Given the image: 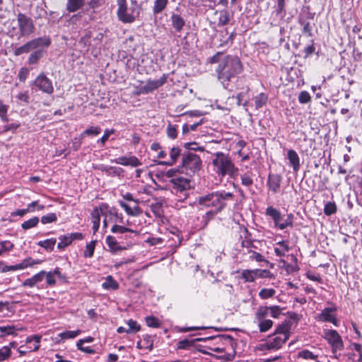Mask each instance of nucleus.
<instances>
[{"instance_id": "36", "label": "nucleus", "mask_w": 362, "mask_h": 362, "mask_svg": "<svg viewBox=\"0 0 362 362\" xmlns=\"http://www.w3.org/2000/svg\"><path fill=\"white\" fill-rule=\"evenodd\" d=\"M96 245V240H92L87 243L86 245V250L83 252V257L86 258H90L93 256L95 248Z\"/></svg>"}, {"instance_id": "2", "label": "nucleus", "mask_w": 362, "mask_h": 362, "mask_svg": "<svg viewBox=\"0 0 362 362\" xmlns=\"http://www.w3.org/2000/svg\"><path fill=\"white\" fill-rule=\"evenodd\" d=\"M290 325L288 322H284L279 325L274 333L264 344L260 345V349L277 350L288 339L290 336Z\"/></svg>"}, {"instance_id": "18", "label": "nucleus", "mask_w": 362, "mask_h": 362, "mask_svg": "<svg viewBox=\"0 0 362 362\" xmlns=\"http://www.w3.org/2000/svg\"><path fill=\"white\" fill-rule=\"evenodd\" d=\"M138 240L137 242L141 243H148L150 245H156L162 244L163 240L161 238H155L151 236V235H145L144 233L140 234L137 232Z\"/></svg>"}, {"instance_id": "48", "label": "nucleus", "mask_w": 362, "mask_h": 362, "mask_svg": "<svg viewBox=\"0 0 362 362\" xmlns=\"http://www.w3.org/2000/svg\"><path fill=\"white\" fill-rule=\"evenodd\" d=\"M147 326L150 327L157 328L160 325L159 320L153 316H147L145 318Z\"/></svg>"}, {"instance_id": "51", "label": "nucleus", "mask_w": 362, "mask_h": 362, "mask_svg": "<svg viewBox=\"0 0 362 362\" xmlns=\"http://www.w3.org/2000/svg\"><path fill=\"white\" fill-rule=\"evenodd\" d=\"M45 277L47 286H54L56 284L55 276L52 271L45 272Z\"/></svg>"}, {"instance_id": "4", "label": "nucleus", "mask_w": 362, "mask_h": 362, "mask_svg": "<svg viewBox=\"0 0 362 362\" xmlns=\"http://www.w3.org/2000/svg\"><path fill=\"white\" fill-rule=\"evenodd\" d=\"M265 215L272 219L274 226L279 230L293 226L294 216L291 213L284 215L278 209L269 206L266 209Z\"/></svg>"}, {"instance_id": "29", "label": "nucleus", "mask_w": 362, "mask_h": 362, "mask_svg": "<svg viewBox=\"0 0 362 362\" xmlns=\"http://www.w3.org/2000/svg\"><path fill=\"white\" fill-rule=\"evenodd\" d=\"M299 23L303 27V33L308 37L312 36V27L310 21L304 17H300L299 18Z\"/></svg>"}, {"instance_id": "58", "label": "nucleus", "mask_w": 362, "mask_h": 362, "mask_svg": "<svg viewBox=\"0 0 362 362\" xmlns=\"http://www.w3.org/2000/svg\"><path fill=\"white\" fill-rule=\"evenodd\" d=\"M80 332H81L80 330L66 331V332H64L59 334V336L62 339H74L79 334Z\"/></svg>"}, {"instance_id": "17", "label": "nucleus", "mask_w": 362, "mask_h": 362, "mask_svg": "<svg viewBox=\"0 0 362 362\" xmlns=\"http://www.w3.org/2000/svg\"><path fill=\"white\" fill-rule=\"evenodd\" d=\"M45 271L42 270L33 275L32 277L25 279L22 283V286L33 288L40 283L45 278Z\"/></svg>"}, {"instance_id": "15", "label": "nucleus", "mask_w": 362, "mask_h": 362, "mask_svg": "<svg viewBox=\"0 0 362 362\" xmlns=\"http://www.w3.org/2000/svg\"><path fill=\"white\" fill-rule=\"evenodd\" d=\"M51 44V40L49 37L44 36L35 38L32 40L27 42L25 45L28 52L35 51L36 49L41 47H49Z\"/></svg>"}, {"instance_id": "38", "label": "nucleus", "mask_w": 362, "mask_h": 362, "mask_svg": "<svg viewBox=\"0 0 362 362\" xmlns=\"http://www.w3.org/2000/svg\"><path fill=\"white\" fill-rule=\"evenodd\" d=\"M42 262L40 259H34L30 257H28L23 260L20 264V267L21 269H25L29 267H33L35 264H39Z\"/></svg>"}, {"instance_id": "41", "label": "nucleus", "mask_w": 362, "mask_h": 362, "mask_svg": "<svg viewBox=\"0 0 362 362\" xmlns=\"http://www.w3.org/2000/svg\"><path fill=\"white\" fill-rule=\"evenodd\" d=\"M257 320L258 321L259 331L262 332H267L272 327L273 322L271 320L262 319Z\"/></svg>"}, {"instance_id": "49", "label": "nucleus", "mask_w": 362, "mask_h": 362, "mask_svg": "<svg viewBox=\"0 0 362 362\" xmlns=\"http://www.w3.org/2000/svg\"><path fill=\"white\" fill-rule=\"evenodd\" d=\"M276 291L273 288H262L259 292V296L262 299H267L272 297L275 294Z\"/></svg>"}, {"instance_id": "44", "label": "nucleus", "mask_w": 362, "mask_h": 362, "mask_svg": "<svg viewBox=\"0 0 362 362\" xmlns=\"http://www.w3.org/2000/svg\"><path fill=\"white\" fill-rule=\"evenodd\" d=\"M58 218L55 213H49L41 217L40 221L42 224H47L54 223L57 221Z\"/></svg>"}, {"instance_id": "42", "label": "nucleus", "mask_w": 362, "mask_h": 362, "mask_svg": "<svg viewBox=\"0 0 362 362\" xmlns=\"http://www.w3.org/2000/svg\"><path fill=\"white\" fill-rule=\"evenodd\" d=\"M12 351L9 346H4L0 348V362L8 361L11 356Z\"/></svg>"}, {"instance_id": "3", "label": "nucleus", "mask_w": 362, "mask_h": 362, "mask_svg": "<svg viewBox=\"0 0 362 362\" xmlns=\"http://www.w3.org/2000/svg\"><path fill=\"white\" fill-rule=\"evenodd\" d=\"M233 197V194L230 192H215L199 197L198 203L206 207H214L218 212L224 209Z\"/></svg>"}, {"instance_id": "25", "label": "nucleus", "mask_w": 362, "mask_h": 362, "mask_svg": "<svg viewBox=\"0 0 362 362\" xmlns=\"http://www.w3.org/2000/svg\"><path fill=\"white\" fill-rule=\"evenodd\" d=\"M102 287L105 290L115 291L119 288V284L114 279L112 276L108 275L105 281L102 284Z\"/></svg>"}, {"instance_id": "55", "label": "nucleus", "mask_w": 362, "mask_h": 362, "mask_svg": "<svg viewBox=\"0 0 362 362\" xmlns=\"http://www.w3.org/2000/svg\"><path fill=\"white\" fill-rule=\"evenodd\" d=\"M269 316L274 318H278L281 313V310L279 306H268Z\"/></svg>"}, {"instance_id": "9", "label": "nucleus", "mask_w": 362, "mask_h": 362, "mask_svg": "<svg viewBox=\"0 0 362 362\" xmlns=\"http://www.w3.org/2000/svg\"><path fill=\"white\" fill-rule=\"evenodd\" d=\"M17 21L21 36H29L34 33L35 26L30 18L19 13L17 16Z\"/></svg>"}, {"instance_id": "7", "label": "nucleus", "mask_w": 362, "mask_h": 362, "mask_svg": "<svg viewBox=\"0 0 362 362\" xmlns=\"http://www.w3.org/2000/svg\"><path fill=\"white\" fill-rule=\"evenodd\" d=\"M213 165L216 168L215 171L221 177L225 175L235 177L238 174V169L234 166L231 160H213Z\"/></svg>"}, {"instance_id": "1", "label": "nucleus", "mask_w": 362, "mask_h": 362, "mask_svg": "<svg viewBox=\"0 0 362 362\" xmlns=\"http://www.w3.org/2000/svg\"><path fill=\"white\" fill-rule=\"evenodd\" d=\"M240 59L235 56H226L216 67L218 81L225 89L230 90V83L243 71Z\"/></svg>"}, {"instance_id": "21", "label": "nucleus", "mask_w": 362, "mask_h": 362, "mask_svg": "<svg viewBox=\"0 0 362 362\" xmlns=\"http://www.w3.org/2000/svg\"><path fill=\"white\" fill-rule=\"evenodd\" d=\"M289 250L290 247L288 242L286 240H281L276 243L274 252L276 256L281 257H284Z\"/></svg>"}, {"instance_id": "33", "label": "nucleus", "mask_w": 362, "mask_h": 362, "mask_svg": "<svg viewBox=\"0 0 362 362\" xmlns=\"http://www.w3.org/2000/svg\"><path fill=\"white\" fill-rule=\"evenodd\" d=\"M84 0H68L67 10L70 12H74L78 10L83 4Z\"/></svg>"}, {"instance_id": "16", "label": "nucleus", "mask_w": 362, "mask_h": 362, "mask_svg": "<svg viewBox=\"0 0 362 362\" xmlns=\"http://www.w3.org/2000/svg\"><path fill=\"white\" fill-rule=\"evenodd\" d=\"M282 177L278 174H269L267 180L269 189L274 194L280 190Z\"/></svg>"}, {"instance_id": "46", "label": "nucleus", "mask_w": 362, "mask_h": 362, "mask_svg": "<svg viewBox=\"0 0 362 362\" xmlns=\"http://www.w3.org/2000/svg\"><path fill=\"white\" fill-rule=\"evenodd\" d=\"M256 277L257 278H268V279H274V275L267 269H255Z\"/></svg>"}, {"instance_id": "30", "label": "nucleus", "mask_w": 362, "mask_h": 362, "mask_svg": "<svg viewBox=\"0 0 362 362\" xmlns=\"http://www.w3.org/2000/svg\"><path fill=\"white\" fill-rule=\"evenodd\" d=\"M244 233H245V239L241 241V245L243 247L247 248L249 250H253L257 249V247L254 244V242L251 240L250 238H248L249 233L247 229H244Z\"/></svg>"}, {"instance_id": "53", "label": "nucleus", "mask_w": 362, "mask_h": 362, "mask_svg": "<svg viewBox=\"0 0 362 362\" xmlns=\"http://www.w3.org/2000/svg\"><path fill=\"white\" fill-rule=\"evenodd\" d=\"M167 135L171 139H175L177 136V131L176 126L172 125L170 123L168 124L167 127Z\"/></svg>"}, {"instance_id": "19", "label": "nucleus", "mask_w": 362, "mask_h": 362, "mask_svg": "<svg viewBox=\"0 0 362 362\" xmlns=\"http://www.w3.org/2000/svg\"><path fill=\"white\" fill-rule=\"evenodd\" d=\"M182 172H184L185 170L186 173H189L188 172V168H189L190 172L194 173L199 169L201 165V160H182Z\"/></svg>"}, {"instance_id": "50", "label": "nucleus", "mask_w": 362, "mask_h": 362, "mask_svg": "<svg viewBox=\"0 0 362 362\" xmlns=\"http://www.w3.org/2000/svg\"><path fill=\"white\" fill-rule=\"evenodd\" d=\"M101 132V128L100 127H90L86 129L83 133L82 136H97Z\"/></svg>"}, {"instance_id": "62", "label": "nucleus", "mask_w": 362, "mask_h": 362, "mask_svg": "<svg viewBox=\"0 0 362 362\" xmlns=\"http://www.w3.org/2000/svg\"><path fill=\"white\" fill-rule=\"evenodd\" d=\"M29 74V69L26 67H22L18 71V78L20 81L24 82L28 78Z\"/></svg>"}, {"instance_id": "11", "label": "nucleus", "mask_w": 362, "mask_h": 362, "mask_svg": "<svg viewBox=\"0 0 362 362\" xmlns=\"http://www.w3.org/2000/svg\"><path fill=\"white\" fill-rule=\"evenodd\" d=\"M217 337L223 338L225 340L228 341L230 343L233 342V338L230 335H218V336H217ZM216 338V337H206V338H197V339H192V340H189L188 339H182V340H180V341H178V343L177 344V348L178 349L188 350L191 347L194 346L195 341H206V340H211V339H214Z\"/></svg>"}, {"instance_id": "34", "label": "nucleus", "mask_w": 362, "mask_h": 362, "mask_svg": "<svg viewBox=\"0 0 362 362\" xmlns=\"http://www.w3.org/2000/svg\"><path fill=\"white\" fill-rule=\"evenodd\" d=\"M39 221L40 220L37 216H33V218L22 223L21 228L25 230L30 229L32 228L36 227Z\"/></svg>"}, {"instance_id": "12", "label": "nucleus", "mask_w": 362, "mask_h": 362, "mask_svg": "<svg viewBox=\"0 0 362 362\" xmlns=\"http://www.w3.org/2000/svg\"><path fill=\"white\" fill-rule=\"evenodd\" d=\"M167 81V75L163 74L160 78L154 81H148L144 86H140L137 94L148 93L162 86Z\"/></svg>"}, {"instance_id": "40", "label": "nucleus", "mask_w": 362, "mask_h": 362, "mask_svg": "<svg viewBox=\"0 0 362 362\" xmlns=\"http://www.w3.org/2000/svg\"><path fill=\"white\" fill-rule=\"evenodd\" d=\"M106 243L108 245L110 250L112 252H116L120 249L117 240L112 235L107 236Z\"/></svg>"}, {"instance_id": "27", "label": "nucleus", "mask_w": 362, "mask_h": 362, "mask_svg": "<svg viewBox=\"0 0 362 362\" xmlns=\"http://www.w3.org/2000/svg\"><path fill=\"white\" fill-rule=\"evenodd\" d=\"M171 21L173 28L178 32L182 29L185 24L184 19L180 15L177 14L172 15Z\"/></svg>"}, {"instance_id": "14", "label": "nucleus", "mask_w": 362, "mask_h": 362, "mask_svg": "<svg viewBox=\"0 0 362 362\" xmlns=\"http://www.w3.org/2000/svg\"><path fill=\"white\" fill-rule=\"evenodd\" d=\"M117 16L118 18L124 23L133 22L134 18L131 12L129 11L125 0H117Z\"/></svg>"}, {"instance_id": "52", "label": "nucleus", "mask_w": 362, "mask_h": 362, "mask_svg": "<svg viewBox=\"0 0 362 362\" xmlns=\"http://www.w3.org/2000/svg\"><path fill=\"white\" fill-rule=\"evenodd\" d=\"M111 231L114 233H127V232H131V233H134V231L129 228H127L125 226H119V225H114L112 228H111Z\"/></svg>"}, {"instance_id": "35", "label": "nucleus", "mask_w": 362, "mask_h": 362, "mask_svg": "<svg viewBox=\"0 0 362 362\" xmlns=\"http://www.w3.org/2000/svg\"><path fill=\"white\" fill-rule=\"evenodd\" d=\"M168 0H155L153 11L155 14L161 13L167 6Z\"/></svg>"}, {"instance_id": "54", "label": "nucleus", "mask_w": 362, "mask_h": 362, "mask_svg": "<svg viewBox=\"0 0 362 362\" xmlns=\"http://www.w3.org/2000/svg\"><path fill=\"white\" fill-rule=\"evenodd\" d=\"M241 183L245 187H250L253 183V179L250 173H245L241 175Z\"/></svg>"}, {"instance_id": "43", "label": "nucleus", "mask_w": 362, "mask_h": 362, "mask_svg": "<svg viewBox=\"0 0 362 362\" xmlns=\"http://www.w3.org/2000/svg\"><path fill=\"white\" fill-rule=\"evenodd\" d=\"M229 21H230L229 13L226 10L221 11L219 18L218 20V26L226 25L229 23Z\"/></svg>"}, {"instance_id": "26", "label": "nucleus", "mask_w": 362, "mask_h": 362, "mask_svg": "<svg viewBox=\"0 0 362 362\" xmlns=\"http://www.w3.org/2000/svg\"><path fill=\"white\" fill-rule=\"evenodd\" d=\"M56 243L57 239L52 238L44 240H40L37 244L38 246L44 248L46 251L52 252L54 248Z\"/></svg>"}, {"instance_id": "64", "label": "nucleus", "mask_w": 362, "mask_h": 362, "mask_svg": "<svg viewBox=\"0 0 362 362\" xmlns=\"http://www.w3.org/2000/svg\"><path fill=\"white\" fill-rule=\"evenodd\" d=\"M114 133L113 129H106L105 131L104 134L103 136L98 141V142H100L102 144H104L107 139H109L110 136Z\"/></svg>"}, {"instance_id": "56", "label": "nucleus", "mask_w": 362, "mask_h": 362, "mask_svg": "<svg viewBox=\"0 0 362 362\" xmlns=\"http://www.w3.org/2000/svg\"><path fill=\"white\" fill-rule=\"evenodd\" d=\"M151 209L152 212L157 217H161L163 215V211L162 209L161 204H160L158 203L152 204H151Z\"/></svg>"}, {"instance_id": "59", "label": "nucleus", "mask_w": 362, "mask_h": 362, "mask_svg": "<svg viewBox=\"0 0 362 362\" xmlns=\"http://www.w3.org/2000/svg\"><path fill=\"white\" fill-rule=\"evenodd\" d=\"M0 245H1L0 250L2 252V254L4 252L11 251L13 248V244L8 240L1 241L0 243Z\"/></svg>"}, {"instance_id": "28", "label": "nucleus", "mask_w": 362, "mask_h": 362, "mask_svg": "<svg viewBox=\"0 0 362 362\" xmlns=\"http://www.w3.org/2000/svg\"><path fill=\"white\" fill-rule=\"evenodd\" d=\"M247 253L249 255L250 260H255L259 263H261V262H264L266 264L269 263V261L267 259H266V258L261 253L256 252L254 250H247Z\"/></svg>"}, {"instance_id": "45", "label": "nucleus", "mask_w": 362, "mask_h": 362, "mask_svg": "<svg viewBox=\"0 0 362 362\" xmlns=\"http://www.w3.org/2000/svg\"><path fill=\"white\" fill-rule=\"evenodd\" d=\"M256 319L257 320H262L266 319V317L269 316V313L268 310V306H261L258 308L256 313Z\"/></svg>"}, {"instance_id": "20", "label": "nucleus", "mask_w": 362, "mask_h": 362, "mask_svg": "<svg viewBox=\"0 0 362 362\" xmlns=\"http://www.w3.org/2000/svg\"><path fill=\"white\" fill-rule=\"evenodd\" d=\"M48 47H41L36 49L35 51L32 52L30 54L28 62L30 64H35L38 62V61L43 57L45 52H46V49Z\"/></svg>"}, {"instance_id": "63", "label": "nucleus", "mask_w": 362, "mask_h": 362, "mask_svg": "<svg viewBox=\"0 0 362 362\" xmlns=\"http://www.w3.org/2000/svg\"><path fill=\"white\" fill-rule=\"evenodd\" d=\"M90 35L86 34L79 40V45L85 49V51L88 50V47L90 45Z\"/></svg>"}, {"instance_id": "39", "label": "nucleus", "mask_w": 362, "mask_h": 362, "mask_svg": "<svg viewBox=\"0 0 362 362\" xmlns=\"http://www.w3.org/2000/svg\"><path fill=\"white\" fill-rule=\"evenodd\" d=\"M337 206L334 202H328L325 204L324 214L326 216H331L337 212Z\"/></svg>"}, {"instance_id": "5", "label": "nucleus", "mask_w": 362, "mask_h": 362, "mask_svg": "<svg viewBox=\"0 0 362 362\" xmlns=\"http://www.w3.org/2000/svg\"><path fill=\"white\" fill-rule=\"evenodd\" d=\"M323 337L330 345L333 357L337 359L339 358L341 354L338 352L342 351L344 348L340 334L337 330L327 329L323 330Z\"/></svg>"}, {"instance_id": "10", "label": "nucleus", "mask_w": 362, "mask_h": 362, "mask_svg": "<svg viewBox=\"0 0 362 362\" xmlns=\"http://www.w3.org/2000/svg\"><path fill=\"white\" fill-rule=\"evenodd\" d=\"M33 85L44 93L50 95L54 92L52 81L44 73L37 76L33 81Z\"/></svg>"}, {"instance_id": "22", "label": "nucleus", "mask_w": 362, "mask_h": 362, "mask_svg": "<svg viewBox=\"0 0 362 362\" xmlns=\"http://www.w3.org/2000/svg\"><path fill=\"white\" fill-rule=\"evenodd\" d=\"M97 168L102 171H105L108 175L110 176H119L123 172V170L121 168L117 166H107L105 165H100L97 167Z\"/></svg>"}, {"instance_id": "32", "label": "nucleus", "mask_w": 362, "mask_h": 362, "mask_svg": "<svg viewBox=\"0 0 362 362\" xmlns=\"http://www.w3.org/2000/svg\"><path fill=\"white\" fill-rule=\"evenodd\" d=\"M59 242L57 245V248L60 250H64L65 247L70 245L72 242L69 234L60 235L59 237Z\"/></svg>"}, {"instance_id": "6", "label": "nucleus", "mask_w": 362, "mask_h": 362, "mask_svg": "<svg viewBox=\"0 0 362 362\" xmlns=\"http://www.w3.org/2000/svg\"><path fill=\"white\" fill-rule=\"evenodd\" d=\"M172 184V192L177 197V201L182 202L189 196L191 189L190 180L183 177H176L170 180Z\"/></svg>"}, {"instance_id": "57", "label": "nucleus", "mask_w": 362, "mask_h": 362, "mask_svg": "<svg viewBox=\"0 0 362 362\" xmlns=\"http://www.w3.org/2000/svg\"><path fill=\"white\" fill-rule=\"evenodd\" d=\"M21 124L19 122H13L6 124L3 127L2 132H15L16 129L20 127Z\"/></svg>"}, {"instance_id": "31", "label": "nucleus", "mask_w": 362, "mask_h": 362, "mask_svg": "<svg viewBox=\"0 0 362 362\" xmlns=\"http://www.w3.org/2000/svg\"><path fill=\"white\" fill-rule=\"evenodd\" d=\"M268 100L267 95L262 93L254 98L256 109H259L267 104Z\"/></svg>"}, {"instance_id": "23", "label": "nucleus", "mask_w": 362, "mask_h": 362, "mask_svg": "<svg viewBox=\"0 0 362 362\" xmlns=\"http://www.w3.org/2000/svg\"><path fill=\"white\" fill-rule=\"evenodd\" d=\"M101 209L95 207L91 212L93 233H95L100 227Z\"/></svg>"}, {"instance_id": "47", "label": "nucleus", "mask_w": 362, "mask_h": 362, "mask_svg": "<svg viewBox=\"0 0 362 362\" xmlns=\"http://www.w3.org/2000/svg\"><path fill=\"white\" fill-rule=\"evenodd\" d=\"M298 358H302L303 359H316L317 355H315L312 351L304 349L298 353Z\"/></svg>"}, {"instance_id": "60", "label": "nucleus", "mask_w": 362, "mask_h": 362, "mask_svg": "<svg viewBox=\"0 0 362 362\" xmlns=\"http://www.w3.org/2000/svg\"><path fill=\"white\" fill-rule=\"evenodd\" d=\"M310 99H311V97L308 92L303 90L299 93L298 100L300 103H303V104L307 103L310 100Z\"/></svg>"}, {"instance_id": "8", "label": "nucleus", "mask_w": 362, "mask_h": 362, "mask_svg": "<svg viewBox=\"0 0 362 362\" xmlns=\"http://www.w3.org/2000/svg\"><path fill=\"white\" fill-rule=\"evenodd\" d=\"M42 336L34 334L29 336L25 339V344L18 348L17 351L20 356H26L28 354L37 351L40 347Z\"/></svg>"}, {"instance_id": "24", "label": "nucleus", "mask_w": 362, "mask_h": 362, "mask_svg": "<svg viewBox=\"0 0 362 362\" xmlns=\"http://www.w3.org/2000/svg\"><path fill=\"white\" fill-rule=\"evenodd\" d=\"M18 329L14 325H8L0 326V337L4 338L7 336H16Z\"/></svg>"}, {"instance_id": "13", "label": "nucleus", "mask_w": 362, "mask_h": 362, "mask_svg": "<svg viewBox=\"0 0 362 362\" xmlns=\"http://www.w3.org/2000/svg\"><path fill=\"white\" fill-rule=\"evenodd\" d=\"M336 311V307L325 308L317 315V320L321 322H332L334 325L338 326L339 321L336 317V315L334 314V313Z\"/></svg>"}, {"instance_id": "61", "label": "nucleus", "mask_w": 362, "mask_h": 362, "mask_svg": "<svg viewBox=\"0 0 362 362\" xmlns=\"http://www.w3.org/2000/svg\"><path fill=\"white\" fill-rule=\"evenodd\" d=\"M16 97L21 103L27 104L30 101V96L28 91L21 92Z\"/></svg>"}, {"instance_id": "37", "label": "nucleus", "mask_w": 362, "mask_h": 362, "mask_svg": "<svg viewBox=\"0 0 362 362\" xmlns=\"http://www.w3.org/2000/svg\"><path fill=\"white\" fill-rule=\"evenodd\" d=\"M242 278L247 282H253L256 277L255 269H245L242 272Z\"/></svg>"}]
</instances>
